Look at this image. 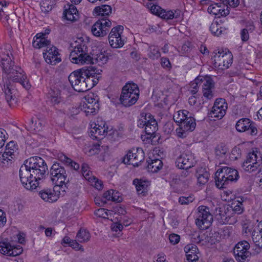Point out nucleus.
<instances>
[{"mask_svg": "<svg viewBox=\"0 0 262 262\" xmlns=\"http://www.w3.org/2000/svg\"><path fill=\"white\" fill-rule=\"evenodd\" d=\"M48 174V168L45 160L39 157H32L26 160L19 171V179L23 186L32 190L39 185L40 181Z\"/></svg>", "mask_w": 262, "mask_h": 262, "instance_id": "nucleus-1", "label": "nucleus"}, {"mask_svg": "<svg viewBox=\"0 0 262 262\" xmlns=\"http://www.w3.org/2000/svg\"><path fill=\"white\" fill-rule=\"evenodd\" d=\"M8 49H1L0 52V63L5 74L7 75V79L13 82H19L26 89L30 88L27 76L24 74V71L18 66L14 65V62L12 60L10 55H12L11 51Z\"/></svg>", "mask_w": 262, "mask_h": 262, "instance_id": "nucleus-2", "label": "nucleus"}, {"mask_svg": "<svg viewBox=\"0 0 262 262\" xmlns=\"http://www.w3.org/2000/svg\"><path fill=\"white\" fill-rule=\"evenodd\" d=\"M75 45L71 52L70 59L72 62L76 64H98L102 66L107 61V57L100 52L91 56L88 54V48L85 42L80 38L75 42Z\"/></svg>", "mask_w": 262, "mask_h": 262, "instance_id": "nucleus-3", "label": "nucleus"}, {"mask_svg": "<svg viewBox=\"0 0 262 262\" xmlns=\"http://www.w3.org/2000/svg\"><path fill=\"white\" fill-rule=\"evenodd\" d=\"M81 73L80 69L75 71L70 74L68 79L75 91L78 92H86L95 86L96 81L93 83L90 79H85Z\"/></svg>", "mask_w": 262, "mask_h": 262, "instance_id": "nucleus-4", "label": "nucleus"}, {"mask_svg": "<svg viewBox=\"0 0 262 262\" xmlns=\"http://www.w3.org/2000/svg\"><path fill=\"white\" fill-rule=\"evenodd\" d=\"M139 96V89L134 83H127L122 88L119 98L121 103L129 107L136 103Z\"/></svg>", "mask_w": 262, "mask_h": 262, "instance_id": "nucleus-5", "label": "nucleus"}, {"mask_svg": "<svg viewBox=\"0 0 262 262\" xmlns=\"http://www.w3.org/2000/svg\"><path fill=\"white\" fill-rule=\"evenodd\" d=\"M138 126L140 128L145 127V132L147 138L153 139L156 137L158 125L156 120L149 113H141L138 121Z\"/></svg>", "mask_w": 262, "mask_h": 262, "instance_id": "nucleus-6", "label": "nucleus"}, {"mask_svg": "<svg viewBox=\"0 0 262 262\" xmlns=\"http://www.w3.org/2000/svg\"><path fill=\"white\" fill-rule=\"evenodd\" d=\"M243 168L248 172L259 173L262 169V157L260 152L253 151L248 154L242 165Z\"/></svg>", "mask_w": 262, "mask_h": 262, "instance_id": "nucleus-7", "label": "nucleus"}, {"mask_svg": "<svg viewBox=\"0 0 262 262\" xmlns=\"http://www.w3.org/2000/svg\"><path fill=\"white\" fill-rule=\"evenodd\" d=\"M80 108L87 116L96 114L99 109L98 96L93 93L86 95L81 103Z\"/></svg>", "mask_w": 262, "mask_h": 262, "instance_id": "nucleus-8", "label": "nucleus"}, {"mask_svg": "<svg viewBox=\"0 0 262 262\" xmlns=\"http://www.w3.org/2000/svg\"><path fill=\"white\" fill-rule=\"evenodd\" d=\"M198 210L196 225L200 229H208L213 221V216L210 213L209 208L205 206H200Z\"/></svg>", "mask_w": 262, "mask_h": 262, "instance_id": "nucleus-9", "label": "nucleus"}, {"mask_svg": "<svg viewBox=\"0 0 262 262\" xmlns=\"http://www.w3.org/2000/svg\"><path fill=\"white\" fill-rule=\"evenodd\" d=\"M189 115V116L185 117L184 119L176 120V123H179L180 126L176 130L177 135L179 137L185 138L189 132L193 131L195 128V120L190 116L191 114Z\"/></svg>", "mask_w": 262, "mask_h": 262, "instance_id": "nucleus-10", "label": "nucleus"}, {"mask_svg": "<svg viewBox=\"0 0 262 262\" xmlns=\"http://www.w3.org/2000/svg\"><path fill=\"white\" fill-rule=\"evenodd\" d=\"M92 128L90 131V136L93 139L100 140L103 138L108 131H111L112 128L109 129L106 122L102 118H98L96 123L91 125Z\"/></svg>", "mask_w": 262, "mask_h": 262, "instance_id": "nucleus-11", "label": "nucleus"}, {"mask_svg": "<svg viewBox=\"0 0 262 262\" xmlns=\"http://www.w3.org/2000/svg\"><path fill=\"white\" fill-rule=\"evenodd\" d=\"M249 244L243 241L238 242L234 248V254L235 259L238 262H247L250 257L251 253L249 251Z\"/></svg>", "mask_w": 262, "mask_h": 262, "instance_id": "nucleus-12", "label": "nucleus"}, {"mask_svg": "<svg viewBox=\"0 0 262 262\" xmlns=\"http://www.w3.org/2000/svg\"><path fill=\"white\" fill-rule=\"evenodd\" d=\"M50 174L53 184H60L67 180V174L64 168L59 163H54L50 168Z\"/></svg>", "mask_w": 262, "mask_h": 262, "instance_id": "nucleus-13", "label": "nucleus"}, {"mask_svg": "<svg viewBox=\"0 0 262 262\" xmlns=\"http://www.w3.org/2000/svg\"><path fill=\"white\" fill-rule=\"evenodd\" d=\"M144 159V154L142 149H132L124 156L123 162L136 167L138 166Z\"/></svg>", "mask_w": 262, "mask_h": 262, "instance_id": "nucleus-14", "label": "nucleus"}, {"mask_svg": "<svg viewBox=\"0 0 262 262\" xmlns=\"http://www.w3.org/2000/svg\"><path fill=\"white\" fill-rule=\"evenodd\" d=\"M123 27L119 25L114 27L111 31L108 36V41L110 46L113 48H120L124 44V39L121 35Z\"/></svg>", "mask_w": 262, "mask_h": 262, "instance_id": "nucleus-15", "label": "nucleus"}, {"mask_svg": "<svg viewBox=\"0 0 262 262\" xmlns=\"http://www.w3.org/2000/svg\"><path fill=\"white\" fill-rule=\"evenodd\" d=\"M112 23L108 19H99L92 27V33L96 37H102L106 35Z\"/></svg>", "mask_w": 262, "mask_h": 262, "instance_id": "nucleus-16", "label": "nucleus"}, {"mask_svg": "<svg viewBox=\"0 0 262 262\" xmlns=\"http://www.w3.org/2000/svg\"><path fill=\"white\" fill-rule=\"evenodd\" d=\"M235 128L238 132H247L251 135H256L257 133L255 123L247 118L238 120L236 123Z\"/></svg>", "mask_w": 262, "mask_h": 262, "instance_id": "nucleus-17", "label": "nucleus"}, {"mask_svg": "<svg viewBox=\"0 0 262 262\" xmlns=\"http://www.w3.org/2000/svg\"><path fill=\"white\" fill-rule=\"evenodd\" d=\"M195 162L194 156L191 153L186 152L178 157L176 163L180 169H188L192 167Z\"/></svg>", "mask_w": 262, "mask_h": 262, "instance_id": "nucleus-18", "label": "nucleus"}, {"mask_svg": "<svg viewBox=\"0 0 262 262\" xmlns=\"http://www.w3.org/2000/svg\"><path fill=\"white\" fill-rule=\"evenodd\" d=\"M203 97L206 100H210L214 97L212 90L214 88V82L210 76H206L202 80Z\"/></svg>", "mask_w": 262, "mask_h": 262, "instance_id": "nucleus-19", "label": "nucleus"}, {"mask_svg": "<svg viewBox=\"0 0 262 262\" xmlns=\"http://www.w3.org/2000/svg\"><path fill=\"white\" fill-rule=\"evenodd\" d=\"M43 54V57L48 63L55 65L61 61V59L59 57V54L55 47H48Z\"/></svg>", "mask_w": 262, "mask_h": 262, "instance_id": "nucleus-20", "label": "nucleus"}, {"mask_svg": "<svg viewBox=\"0 0 262 262\" xmlns=\"http://www.w3.org/2000/svg\"><path fill=\"white\" fill-rule=\"evenodd\" d=\"M205 234L207 236L206 239L211 244H215L222 238H225L226 235L229 236V230H206Z\"/></svg>", "mask_w": 262, "mask_h": 262, "instance_id": "nucleus-21", "label": "nucleus"}, {"mask_svg": "<svg viewBox=\"0 0 262 262\" xmlns=\"http://www.w3.org/2000/svg\"><path fill=\"white\" fill-rule=\"evenodd\" d=\"M4 90L6 101L9 106L11 107L15 106L17 103V98L15 93L16 91L14 89H12L10 81L9 82H6V85H4Z\"/></svg>", "mask_w": 262, "mask_h": 262, "instance_id": "nucleus-22", "label": "nucleus"}, {"mask_svg": "<svg viewBox=\"0 0 262 262\" xmlns=\"http://www.w3.org/2000/svg\"><path fill=\"white\" fill-rule=\"evenodd\" d=\"M63 18L72 22L76 21L79 18V15L76 7L72 4L65 6L63 12Z\"/></svg>", "mask_w": 262, "mask_h": 262, "instance_id": "nucleus-23", "label": "nucleus"}, {"mask_svg": "<svg viewBox=\"0 0 262 262\" xmlns=\"http://www.w3.org/2000/svg\"><path fill=\"white\" fill-rule=\"evenodd\" d=\"M51 42L46 37V34L43 33H38L33 39L32 43L34 48L40 49L43 47L51 46Z\"/></svg>", "mask_w": 262, "mask_h": 262, "instance_id": "nucleus-24", "label": "nucleus"}, {"mask_svg": "<svg viewBox=\"0 0 262 262\" xmlns=\"http://www.w3.org/2000/svg\"><path fill=\"white\" fill-rule=\"evenodd\" d=\"M198 248L194 245H188L184 248V250L186 253V262H198L199 256L196 253Z\"/></svg>", "mask_w": 262, "mask_h": 262, "instance_id": "nucleus-25", "label": "nucleus"}, {"mask_svg": "<svg viewBox=\"0 0 262 262\" xmlns=\"http://www.w3.org/2000/svg\"><path fill=\"white\" fill-rule=\"evenodd\" d=\"M39 195L46 202L53 203L58 199V195L54 191V189L46 188L39 191Z\"/></svg>", "mask_w": 262, "mask_h": 262, "instance_id": "nucleus-26", "label": "nucleus"}, {"mask_svg": "<svg viewBox=\"0 0 262 262\" xmlns=\"http://www.w3.org/2000/svg\"><path fill=\"white\" fill-rule=\"evenodd\" d=\"M133 184L135 186L139 194L145 195L148 191V187L149 185V181L135 179L133 180Z\"/></svg>", "mask_w": 262, "mask_h": 262, "instance_id": "nucleus-27", "label": "nucleus"}, {"mask_svg": "<svg viewBox=\"0 0 262 262\" xmlns=\"http://www.w3.org/2000/svg\"><path fill=\"white\" fill-rule=\"evenodd\" d=\"M208 13L214 15L216 17L226 16L229 14V10L222 8L221 6L217 4H212L210 5L207 9Z\"/></svg>", "mask_w": 262, "mask_h": 262, "instance_id": "nucleus-28", "label": "nucleus"}, {"mask_svg": "<svg viewBox=\"0 0 262 262\" xmlns=\"http://www.w3.org/2000/svg\"><path fill=\"white\" fill-rule=\"evenodd\" d=\"M81 72V74L84 76L85 79H90L93 81V83L96 81L95 83V86L98 83L99 79L98 78L95 77H97L96 73L97 70L96 69L94 68L93 67H89L87 69L82 68L80 69Z\"/></svg>", "mask_w": 262, "mask_h": 262, "instance_id": "nucleus-29", "label": "nucleus"}, {"mask_svg": "<svg viewBox=\"0 0 262 262\" xmlns=\"http://www.w3.org/2000/svg\"><path fill=\"white\" fill-rule=\"evenodd\" d=\"M224 174V173L222 168L219 169L215 173V185L219 188H226V186L229 184V181H227V179H226V176H223Z\"/></svg>", "mask_w": 262, "mask_h": 262, "instance_id": "nucleus-30", "label": "nucleus"}, {"mask_svg": "<svg viewBox=\"0 0 262 262\" xmlns=\"http://www.w3.org/2000/svg\"><path fill=\"white\" fill-rule=\"evenodd\" d=\"M222 169L224 173L223 176H226L229 183L235 182L238 179L239 174L237 170L228 167H224Z\"/></svg>", "mask_w": 262, "mask_h": 262, "instance_id": "nucleus-31", "label": "nucleus"}, {"mask_svg": "<svg viewBox=\"0 0 262 262\" xmlns=\"http://www.w3.org/2000/svg\"><path fill=\"white\" fill-rule=\"evenodd\" d=\"M148 165L147 168L149 171L151 172H156L159 170L162 167L163 164L161 160L159 159L152 160L149 159L147 161Z\"/></svg>", "mask_w": 262, "mask_h": 262, "instance_id": "nucleus-32", "label": "nucleus"}, {"mask_svg": "<svg viewBox=\"0 0 262 262\" xmlns=\"http://www.w3.org/2000/svg\"><path fill=\"white\" fill-rule=\"evenodd\" d=\"M94 11L98 15L103 16V18L106 19V17L112 12V8L109 5H103L95 7Z\"/></svg>", "mask_w": 262, "mask_h": 262, "instance_id": "nucleus-33", "label": "nucleus"}, {"mask_svg": "<svg viewBox=\"0 0 262 262\" xmlns=\"http://www.w3.org/2000/svg\"><path fill=\"white\" fill-rule=\"evenodd\" d=\"M223 51H216L213 52V55L211 58L212 62L215 68L223 69Z\"/></svg>", "mask_w": 262, "mask_h": 262, "instance_id": "nucleus-34", "label": "nucleus"}, {"mask_svg": "<svg viewBox=\"0 0 262 262\" xmlns=\"http://www.w3.org/2000/svg\"><path fill=\"white\" fill-rule=\"evenodd\" d=\"M214 151L216 158L219 159H223L226 157L228 149L225 144H220L216 146Z\"/></svg>", "mask_w": 262, "mask_h": 262, "instance_id": "nucleus-35", "label": "nucleus"}, {"mask_svg": "<svg viewBox=\"0 0 262 262\" xmlns=\"http://www.w3.org/2000/svg\"><path fill=\"white\" fill-rule=\"evenodd\" d=\"M45 125V122L38 118H32L30 124V128L35 132H39L42 130Z\"/></svg>", "mask_w": 262, "mask_h": 262, "instance_id": "nucleus-36", "label": "nucleus"}, {"mask_svg": "<svg viewBox=\"0 0 262 262\" xmlns=\"http://www.w3.org/2000/svg\"><path fill=\"white\" fill-rule=\"evenodd\" d=\"M69 180H68L64 183H62L60 184H54L55 185L54 187V191L56 192V194L58 195V198L60 195L63 196L64 193L66 192L68 186H69Z\"/></svg>", "mask_w": 262, "mask_h": 262, "instance_id": "nucleus-37", "label": "nucleus"}, {"mask_svg": "<svg viewBox=\"0 0 262 262\" xmlns=\"http://www.w3.org/2000/svg\"><path fill=\"white\" fill-rule=\"evenodd\" d=\"M196 177L198 179V182L200 184H205L206 183L209 179V173L204 169H201L197 171Z\"/></svg>", "mask_w": 262, "mask_h": 262, "instance_id": "nucleus-38", "label": "nucleus"}, {"mask_svg": "<svg viewBox=\"0 0 262 262\" xmlns=\"http://www.w3.org/2000/svg\"><path fill=\"white\" fill-rule=\"evenodd\" d=\"M227 108L221 107L215 108L213 106L212 110L209 113V115L212 118H216L217 119H222L226 114Z\"/></svg>", "mask_w": 262, "mask_h": 262, "instance_id": "nucleus-39", "label": "nucleus"}, {"mask_svg": "<svg viewBox=\"0 0 262 262\" xmlns=\"http://www.w3.org/2000/svg\"><path fill=\"white\" fill-rule=\"evenodd\" d=\"M233 56L229 51L223 53V69H228L232 63Z\"/></svg>", "mask_w": 262, "mask_h": 262, "instance_id": "nucleus-40", "label": "nucleus"}, {"mask_svg": "<svg viewBox=\"0 0 262 262\" xmlns=\"http://www.w3.org/2000/svg\"><path fill=\"white\" fill-rule=\"evenodd\" d=\"M90 238L91 234L88 230H79L76 234V239L80 243L88 242Z\"/></svg>", "mask_w": 262, "mask_h": 262, "instance_id": "nucleus-41", "label": "nucleus"}, {"mask_svg": "<svg viewBox=\"0 0 262 262\" xmlns=\"http://www.w3.org/2000/svg\"><path fill=\"white\" fill-rule=\"evenodd\" d=\"M11 244L8 242V239L5 238L0 242V253L8 256L9 251L11 248Z\"/></svg>", "mask_w": 262, "mask_h": 262, "instance_id": "nucleus-42", "label": "nucleus"}, {"mask_svg": "<svg viewBox=\"0 0 262 262\" xmlns=\"http://www.w3.org/2000/svg\"><path fill=\"white\" fill-rule=\"evenodd\" d=\"M252 238L256 245L262 248V230H253Z\"/></svg>", "mask_w": 262, "mask_h": 262, "instance_id": "nucleus-43", "label": "nucleus"}, {"mask_svg": "<svg viewBox=\"0 0 262 262\" xmlns=\"http://www.w3.org/2000/svg\"><path fill=\"white\" fill-rule=\"evenodd\" d=\"M148 56L149 58L155 60L159 58L161 54L157 47L151 46L149 47Z\"/></svg>", "mask_w": 262, "mask_h": 262, "instance_id": "nucleus-44", "label": "nucleus"}, {"mask_svg": "<svg viewBox=\"0 0 262 262\" xmlns=\"http://www.w3.org/2000/svg\"><path fill=\"white\" fill-rule=\"evenodd\" d=\"M243 200L242 198L240 200H237V203L234 202L232 204L231 207L233 211L237 214H241L244 211V206L242 203Z\"/></svg>", "mask_w": 262, "mask_h": 262, "instance_id": "nucleus-45", "label": "nucleus"}, {"mask_svg": "<svg viewBox=\"0 0 262 262\" xmlns=\"http://www.w3.org/2000/svg\"><path fill=\"white\" fill-rule=\"evenodd\" d=\"M159 17L165 19H172L174 17L177 18L178 15H174V13L171 10L166 11L162 9L159 14Z\"/></svg>", "mask_w": 262, "mask_h": 262, "instance_id": "nucleus-46", "label": "nucleus"}, {"mask_svg": "<svg viewBox=\"0 0 262 262\" xmlns=\"http://www.w3.org/2000/svg\"><path fill=\"white\" fill-rule=\"evenodd\" d=\"M210 30L211 33L216 36L222 34V30H221V25L217 21L213 22L210 27Z\"/></svg>", "mask_w": 262, "mask_h": 262, "instance_id": "nucleus-47", "label": "nucleus"}, {"mask_svg": "<svg viewBox=\"0 0 262 262\" xmlns=\"http://www.w3.org/2000/svg\"><path fill=\"white\" fill-rule=\"evenodd\" d=\"M11 17L12 18H10L8 14H7L5 16V18L7 20V23L11 28L17 27L19 24L18 19L16 16L14 14H12Z\"/></svg>", "mask_w": 262, "mask_h": 262, "instance_id": "nucleus-48", "label": "nucleus"}, {"mask_svg": "<svg viewBox=\"0 0 262 262\" xmlns=\"http://www.w3.org/2000/svg\"><path fill=\"white\" fill-rule=\"evenodd\" d=\"M23 248L20 246L15 247L12 245L10 252H9L8 256H16L20 254L23 252Z\"/></svg>", "mask_w": 262, "mask_h": 262, "instance_id": "nucleus-49", "label": "nucleus"}, {"mask_svg": "<svg viewBox=\"0 0 262 262\" xmlns=\"http://www.w3.org/2000/svg\"><path fill=\"white\" fill-rule=\"evenodd\" d=\"M193 195H189L188 196H182L179 199V202L181 205H187L191 203L194 200Z\"/></svg>", "mask_w": 262, "mask_h": 262, "instance_id": "nucleus-50", "label": "nucleus"}, {"mask_svg": "<svg viewBox=\"0 0 262 262\" xmlns=\"http://www.w3.org/2000/svg\"><path fill=\"white\" fill-rule=\"evenodd\" d=\"M7 5L6 2H0V20L7 15Z\"/></svg>", "mask_w": 262, "mask_h": 262, "instance_id": "nucleus-51", "label": "nucleus"}, {"mask_svg": "<svg viewBox=\"0 0 262 262\" xmlns=\"http://www.w3.org/2000/svg\"><path fill=\"white\" fill-rule=\"evenodd\" d=\"M213 106H214L215 108H217L218 107H225V108L227 109V103L225 101V100L223 98H217L216 99L214 102V105Z\"/></svg>", "mask_w": 262, "mask_h": 262, "instance_id": "nucleus-52", "label": "nucleus"}, {"mask_svg": "<svg viewBox=\"0 0 262 262\" xmlns=\"http://www.w3.org/2000/svg\"><path fill=\"white\" fill-rule=\"evenodd\" d=\"M189 113L186 110H183L182 111L178 112L177 114L174 115L173 116V119L174 121L176 122V120L178 119L180 120V119H184L185 117H187L189 115Z\"/></svg>", "mask_w": 262, "mask_h": 262, "instance_id": "nucleus-53", "label": "nucleus"}, {"mask_svg": "<svg viewBox=\"0 0 262 262\" xmlns=\"http://www.w3.org/2000/svg\"><path fill=\"white\" fill-rule=\"evenodd\" d=\"M14 152L9 149H6L2 154L3 160H11V159L13 158L14 156Z\"/></svg>", "mask_w": 262, "mask_h": 262, "instance_id": "nucleus-54", "label": "nucleus"}, {"mask_svg": "<svg viewBox=\"0 0 262 262\" xmlns=\"http://www.w3.org/2000/svg\"><path fill=\"white\" fill-rule=\"evenodd\" d=\"M228 8V6L236 7L239 4V0H220Z\"/></svg>", "mask_w": 262, "mask_h": 262, "instance_id": "nucleus-55", "label": "nucleus"}, {"mask_svg": "<svg viewBox=\"0 0 262 262\" xmlns=\"http://www.w3.org/2000/svg\"><path fill=\"white\" fill-rule=\"evenodd\" d=\"M180 239V236L179 235L172 233L170 234L169 235V240L170 243L173 245H176L178 244Z\"/></svg>", "mask_w": 262, "mask_h": 262, "instance_id": "nucleus-56", "label": "nucleus"}, {"mask_svg": "<svg viewBox=\"0 0 262 262\" xmlns=\"http://www.w3.org/2000/svg\"><path fill=\"white\" fill-rule=\"evenodd\" d=\"M95 215L99 217H101L102 218L106 219L108 216V214L107 211L104 208H100L97 209L95 212Z\"/></svg>", "mask_w": 262, "mask_h": 262, "instance_id": "nucleus-57", "label": "nucleus"}, {"mask_svg": "<svg viewBox=\"0 0 262 262\" xmlns=\"http://www.w3.org/2000/svg\"><path fill=\"white\" fill-rule=\"evenodd\" d=\"M60 93L57 92L55 95H51V101L54 104H58L61 100L60 96Z\"/></svg>", "mask_w": 262, "mask_h": 262, "instance_id": "nucleus-58", "label": "nucleus"}, {"mask_svg": "<svg viewBox=\"0 0 262 262\" xmlns=\"http://www.w3.org/2000/svg\"><path fill=\"white\" fill-rule=\"evenodd\" d=\"M69 246L76 251L80 250L83 251V248H82V246L78 244L76 240L73 239Z\"/></svg>", "mask_w": 262, "mask_h": 262, "instance_id": "nucleus-59", "label": "nucleus"}, {"mask_svg": "<svg viewBox=\"0 0 262 262\" xmlns=\"http://www.w3.org/2000/svg\"><path fill=\"white\" fill-rule=\"evenodd\" d=\"M63 158L64 159L62 160L65 161L67 163L70 164L71 167H73L74 170H76L79 168V165L78 164L72 161L71 159L66 156H64Z\"/></svg>", "mask_w": 262, "mask_h": 262, "instance_id": "nucleus-60", "label": "nucleus"}, {"mask_svg": "<svg viewBox=\"0 0 262 262\" xmlns=\"http://www.w3.org/2000/svg\"><path fill=\"white\" fill-rule=\"evenodd\" d=\"M7 135L6 132L4 129H0V145L1 147H2L4 144L6 140V135Z\"/></svg>", "mask_w": 262, "mask_h": 262, "instance_id": "nucleus-61", "label": "nucleus"}, {"mask_svg": "<svg viewBox=\"0 0 262 262\" xmlns=\"http://www.w3.org/2000/svg\"><path fill=\"white\" fill-rule=\"evenodd\" d=\"M201 230L195 231L192 235V239L193 242L198 243L202 240L201 236Z\"/></svg>", "mask_w": 262, "mask_h": 262, "instance_id": "nucleus-62", "label": "nucleus"}, {"mask_svg": "<svg viewBox=\"0 0 262 262\" xmlns=\"http://www.w3.org/2000/svg\"><path fill=\"white\" fill-rule=\"evenodd\" d=\"M241 39L242 41H247L249 38V35L248 30L247 28H245L242 30L241 32Z\"/></svg>", "mask_w": 262, "mask_h": 262, "instance_id": "nucleus-63", "label": "nucleus"}, {"mask_svg": "<svg viewBox=\"0 0 262 262\" xmlns=\"http://www.w3.org/2000/svg\"><path fill=\"white\" fill-rule=\"evenodd\" d=\"M162 8L158 5H152L150 7V11L152 13L159 16V14L161 12Z\"/></svg>", "mask_w": 262, "mask_h": 262, "instance_id": "nucleus-64", "label": "nucleus"}]
</instances>
